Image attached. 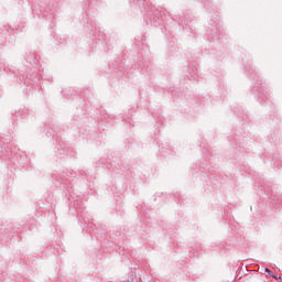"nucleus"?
I'll return each instance as SVG.
<instances>
[{"mask_svg":"<svg viewBox=\"0 0 282 282\" xmlns=\"http://www.w3.org/2000/svg\"><path fill=\"white\" fill-rule=\"evenodd\" d=\"M264 272H267V274H272V271H270V269H264Z\"/></svg>","mask_w":282,"mask_h":282,"instance_id":"1","label":"nucleus"}]
</instances>
